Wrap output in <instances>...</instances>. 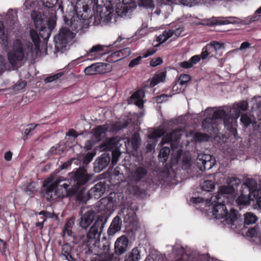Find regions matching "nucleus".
<instances>
[{"label":"nucleus","instance_id":"nucleus-1","mask_svg":"<svg viewBox=\"0 0 261 261\" xmlns=\"http://www.w3.org/2000/svg\"><path fill=\"white\" fill-rule=\"evenodd\" d=\"M91 10L88 5L81 0H78L75 6H71L66 14L64 16V20L66 25L69 26L72 30L77 32H82L84 28L92 23L95 25L102 17L97 13L92 15L90 14Z\"/></svg>","mask_w":261,"mask_h":261},{"label":"nucleus","instance_id":"nucleus-2","mask_svg":"<svg viewBox=\"0 0 261 261\" xmlns=\"http://www.w3.org/2000/svg\"><path fill=\"white\" fill-rule=\"evenodd\" d=\"M27 47L19 39H14L8 51V59L10 65L14 68L22 66L27 56Z\"/></svg>","mask_w":261,"mask_h":261},{"label":"nucleus","instance_id":"nucleus-3","mask_svg":"<svg viewBox=\"0 0 261 261\" xmlns=\"http://www.w3.org/2000/svg\"><path fill=\"white\" fill-rule=\"evenodd\" d=\"M257 219V217L254 213L247 212L244 214V220H242L239 212L231 209L226 223L232 229L239 230L246 225L255 223Z\"/></svg>","mask_w":261,"mask_h":261},{"label":"nucleus","instance_id":"nucleus-4","mask_svg":"<svg viewBox=\"0 0 261 261\" xmlns=\"http://www.w3.org/2000/svg\"><path fill=\"white\" fill-rule=\"evenodd\" d=\"M74 37V34L69 29L63 28L58 35L55 37L56 51L63 53L66 49L67 45Z\"/></svg>","mask_w":261,"mask_h":261},{"label":"nucleus","instance_id":"nucleus-5","mask_svg":"<svg viewBox=\"0 0 261 261\" xmlns=\"http://www.w3.org/2000/svg\"><path fill=\"white\" fill-rule=\"evenodd\" d=\"M206 202L208 206L212 207L214 217L216 219L224 218L225 224L228 225L226 219L229 217L230 212L228 213L225 204L229 202H220L218 199L213 201L212 200V197L210 199H206Z\"/></svg>","mask_w":261,"mask_h":261},{"label":"nucleus","instance_id":"nucleus-6","mask_svg":"<svg viewBox=\"0 0 261 261\" xmlns=\"http://www.w3.org/2000/svg\"><path fill=\"white\" fill-rule=\"evenodd\" d=\"M108 218L105 215L99 216L93 225L87 233L86 238L88 241L98 240L103 231Z\"/></svg>","mask_w":261,"mask_h":261},{"label":"nucleus","instance_id":"nucleus-7","mask_svg":"<svg viewBox=\"0 0 261 261\" xmlns=\"http://www.w3.org/2000/svg\"><path fill=\"white\" fill-rule=\"evenodd\" d=\"M65 178L62 176L54 178L50 177L45 180L43 183V187L46 188L45 195L48 200L55 199L57 196V188Z\"/></svg>","mask_w":261,"mask_h":261},{"label":"nucleus","instance_id":"nucleus-8","mask_svg":"<svg viewBox=\"0 0 261 261\" xmlns=\"http://www.w3.org/2000/svg\"><path fill=\"white\" fill-rule=\"evenodd\" d=\"M92 174H88L84 167H80L70 176L71 187H82L92 177Z\"/></svg>","mask_w":261,"mask_h":261},{"label":"nucleus","instance_id":"nucleus-9","mask_svg":"<svg viewBox=\"0 0 261 261\" xmlns=\"http://www.w3.org/2000/svg\"><path fill=\"white\" fill-rule=\"evenodd\" d=\"M79 214L81 216L79 220V224L82 229H87L94 220L95 212L88 208H82Z\"/></svg>","mask_w":261,"mask_h":261},{"label":"nucleus","instance_id":"nucleus-10","mask_svg":"<svg viewBox=\"0 0 261 261\" xmlns=\"http://www.w3.org/2000/svg\"><path fill=\"white\" fill-rule=\"evenodd\" d=\"M234 188L228 185L220 187L217 194L212 196V200H219L220 202H231L233 200L232 194L234 192Z\"/></svg>","mask_w":261,"mask_h":261},{"label":"nucleus","instance_id":"nucleus-11","mask_svg":"<svg viewBox=\"0 0 261 261\" xmlns=\"http://www.w3.org/2000/svg\"><path fill=\"white\" fill-rule=\"evenodd\" d=\"M62 186L65 189L67 196H75L76 200L80 202H83L86 200V193L85 188L83 187H71V188H68L69 185L66 183L63 184Z\"/></svg>","mask_w":261,"mask_h":261},{"label":"nucleus","instance_id":"nucleus-12","mask_svg":"<svg viewBox=\"0 0 261 261\" xmlns=\"http://www.w3.org/2000/svg\"><path fill=\"white\" fill-rule=\"evenodd\" d=\"M215 160L210 155L199 154L195 161V164L198 168L201 171L211 169L215 164Z\"/></svg>","mask_w":261,"mask_h":261},{"label":"nucleus","instance_id":"nucleus-13","mask_svg":"<svg viewBox=\"0 0 261 261\" xmlns=\"http://www.w3.org/2000/svg\"><path fill=\"white\" fill-rule=\"evenodd\" d=\"M181 136V129H175L164 136L162 138L161 144L163 145L166 143H170L171 148L172 149H176L178 146Z\"/></svg>","mask_w":261,"mask_h":261},{"label":"nucleus","instance_id":"nucleus-14","mask_svg":"<svg viewBox=\"0 0 261 261\" xmlns=\"http://www.w3.org/2000/svg\"><path fill=\"white\" fill-rule=\"evenodd\" d=\"M128 249V239L125 236H121L116 240L114 245V252L117 255H121Z\"/></svg>","mask_w":261,"mask_h":261},{"label":"nucleus","instance_id":"nucleus-15","mask_svg":"<svg viewBox=\"0 0 261 261\" xmlns=\"http://www.w3.org/2000/svg\"><path fill=\"white\" fill-rule=\"evenodd\" d=\"M241 189L244 192L249 193L253 197H257L259 194V191L257 190V184L256 180L253 178H247L241 186Z\"/></svg>","mask_w":261,"mask_h":261},{"label":"nucleus","instance_id":"nucleus-16","mask_svg":"<svg viewBox=\"0 0 261 261\" xmlns=\"http://www.w3.org/2000/svg\"><path fill=\"white\" fill-rule=\"evenodd\" d=\"M31 16L36 29L40 31H43L44 30L47 31L45 25L44 19L40 12L33 11Z\"/></svg>","mask_w":261,"mask_h":261},{"label":"nucleus","instance_id":"nucleus-17","mask_svg":"<svg viewBox=\"0 0 261 261\" xmlns=\"http://www.w3.org/2000/svg\"><path fill=\"white\" fill-rule=\"evenodd\" d=\"M111 157L109 154L103 153L99 157L95 163L94 167L97 169V171H100L109 165Z\"/></svg>","mask_w":261,"mask_h":261},{"label":"nucleus","instance_id":"nucleus-18","mask_svg":"<svg viewBox=\"0 0 261 261\" xmlns=\"http://www.w3.org/2000/svg\"><path fill=\"white\" fill-rule=\"evenodd\" d=\"M165 133V131L163 129H155L151 132L148 135V138L149 139L153 140V141L152 142L150 141V142L148 144L147 146V149L150 150L154 148L156 144V142L157 141L156 139L163 136Z\"/></svg>","mask_w":261,"mask_h":261},{"label":"nucleus","instance_id":"nucleus-19","mask_svg":"<svg viewBox=\"0 0 261 261\" xmlns=\"http://www.w3.org/2000/svg\"><path fill=\"white\" fill-rule=\"evenodd\" d=\"M121 219L119 216H116L108 230V234L109 236H113L116 232L120 230L121 228Z\"/></svg>","mask_w":261,"mask_h":261},{"label":"nucleus","instance_id":"nucleus-20","mask_svg":"<svg viewBox=\"0 0 261 261\" xmlns=\"http://www.w3.org/2000/svg\"><path fill=\"white\" fill-rule=\"evenodd\" d=\"M47 27H46L47 31L44 30L43 31H40V35L43 39H48L50 37V31L53 30L56 25V18L54 16H50L47 21Z\"/></svg>","mask_w":261,"mask_h":261},{"label":"nucleus","instance_id":"nucleus-21","mask_svg":"<svg viewBox=\"0 0 261 261\" xmlns=\"http://www.w3.org/2000/svg\"><path fill=\"white\" fill-rule=\"evenodd\" d=\"M129 123L127 120L119 121L115 122L106 123L108 126V131L116 132L126 127Z\"/></svg>","mask_w":261,"mask_h":261},{"label":"nucleus","instance_id":"nucleus-22","mask_svg":"<svg viewBox=\"0 0 261 261\" xmlns=\"http://www.w3.org/2000/svg\"><path fill=\"white\" fill-rule=\"evenodd\" d=\"M147 174V170L143 167H137L132 172V179L136 182L140 181Z\"/></svg>","mask_w":261,"mask_h":261},{"label":"nucleus","instance_id":"nucleus-23","mask_svg":"<svg viewBox=\"0 0 261 261\" xmlns=\"http://www.w3.org/2000/svg\"><path fill=\"white\" fill-rule=\"evenodd\" d=\"M202 126L204 131L211 134L215 132L217 124L214 119L211 117H208L203 120Z\"/></svg>","mask_w":261,"mask_h":261},{"label":"nucleus","instance_id":"nucleus-24","mask_svg":"<svg viewBox=\"0 0 261 261\" xmlns=\"http://www.w3.org/2000/svg\"><path fill=\"white\" fill-rule=\"evenodd\" d=\"M253 196L249 193L244 192L241 190V194L236 200V202L239 205H247L250 203V200H253Z\"/></svg>","mask_w":261,"mask_h":261},{"label":"nucleus","instance_id":"nucleus-25","mask_svg":"<svg viewBox=\"0 0 261 261\" xmlns=\"http://www.w3.org/2000/svg\"><path fill=\"white\" fill-rule=\"evenodd\" d=\"M173 251L176 255H180L175 261H189L190 256L185 253L183 247L179 245H176L173 247Z\"/></svg>","mask_w":261,"mask_h":261},{"label":"nucleus","instance_id":"nucleus-26","mask_svg":"<svg viewBox=\"0 0 261 261\" xmlns=\"http://www.w3.org/2000/svg\"><path fill=\"white\" fill-rule=\"evenodd\" d=\"M248 107V102L246 101H242L233 105V107L230 109V112L236 114V117H239L241 111H246Z\"/></svg>","mask_w":261,"mask_h":261},{"label":"nucleus","instance_id":"nucleus-27","mask_svg":"<svg viewBox=\"0 0 261 261\" xmlns=\"http://www.w3.org/2000/svg\"><path fill=\"white\" fill-rule=\"evenodd\" d=\"M230 116H226L224 118L223 123L227 129L230 130L231 129H234L237 125V119L239 117H236V114L231 113Z\"/></svg>","mask_w":261,"mask_h":261},{"label":"nucleus","instance_id":"nucleus-28","mask_svg":"<svg viewBox=\"0 0 261 261\" xmlns=\"http://www.w3.org/2000/svg\"><path fill=\"white\" fill-rule=\"evenodd\" d=\"M98 243V246L100 248L99 253L105 255L109 254L111 245L110 242L105 239L104 240H102L100 242L99 241Z\"/></svg>","mask_w":261,"mask_h":261},{"label":"nucleus","instance_id":"nucleus-29","mask_svg":"<svg viewBox=\"0 0 261 261\" xmlns=\"http://www.w3.org/2000/svg\"><path fill=\"white\" fill-rule=\"evenodd\" d=\"M96 65V71L97 74H103L111 71L112 67L109 64L104 63H97Z\"/></svg>","mask_w":261,"mask_h":261},{"label":"nucleus","instance_id":"nucleus-30","mask_svg":"<svg viewBox=\"0 0 261 261\" xmlns=\"http://www.w3.org/2000/svg\"><path fill=\"white\" fill-rule=\"evenodd\" d=\"M105 188L104 185L101 182L96 184L93 188L91 189V193H94V196L100 197L105 192Z\"/></svg>","mask_w":261,"mask_h":261},{"label":"nucleus","instance_id":"nucleus-31","mask_svg":"<svg viewBox=\"0 0 261 261\" xmlns=\"http://www.w3.org/2000/svg\"><path fill=\"white\" fill-rule=\"evenodd\" d=\"M140 257L139 250L137 248H134L131 252L125 256V261H138Z\"/></svg>","mask_w":261,"mask_h":261},{"label":"nucleus","instance_id":"nucleus-32","mask_svg":"<svg viewBox=\"0 0 261 261\" xmlns=\"http://www.w3.org/2000/svg\"><path fill=\"white\" fill-rule=\"evenodd\" d=\"M246 234L250 237H261V227L256 225L253 227L249 229L246 232Z\"/></svg>","mask_w":261,"mask_h":261},{"label":"nucleus","instance_id":"nucleus-33","mask_svg":"<svg viewBox=\"0 0 261 261\" xmlns=\"http://www.w3.org/2000/svg\"><path fill=\"white\" fill-rule=\"evenodd\" d=\"M170 150L168 147H163L160 150L159 154V158L160 161L162 162H165L168 158Z\"/></svg>","mask_w":261,"mask_h":261},{"label":"nucleus","instance_id":"nucleus-34","mask_svg":"<svg viewBox=\"0 0 261 261\" xmlns=\"http://www.w3.org/2000/svg\"><path fill=\"white\" fill-rule=\"evenodd\" d=\"M241 180L237 177H228L226 179V184L231 188H233L236 191L239 185L241 184Z\"/></svg>","mask_w":261,"mask_h":261},{"label":"nucleus","instance_id":"nucleus-35","mask_svg":"<svg viewBox=\"0 0 261 261\" xmlns=\"http://www.w3.org/2000/svg\"><path fill=\"white\" fill-rule=\"evenodd\" d=\"M30 36L35 46L36 50L40 49V38L37 32L35 30H32L30 31Z\"/></svg>","mask_w":261,"mask_h":261},{"label":"nucleus","instance_id":"nucleus-36","mask_svg":"<svg viewBox=\"0 0 261 261\" xmlns=\"http://www.w3.org/2000/svg\"><path fill=\"white\" fill-rule=\"evenodd\" d=\"M106 131H108V126L106 124L102 125H99L95 128L93 132L94 135L97 139H99L102 134Z\"/></svg>","mask_w":261,"mask_h":261},{"label":"nucleus","instance_id":"nucleus-37","mask_svg":"<svg viewBox=\"0 0 261 261\" xmlns=\"http://www.w3.org/2000/svg\"><path fill=\"white\" fill-rule=\"evenodd\" d=\"M141 143V139L139 134H134L131 138V144L133 149L137 150Z\"/></svg>","mask_w":261,"mask_h":261},{"label":"nucleus","instance_id":"nucleus-38","mask_svg":"<svg viewBox=\"0 0 261 261\" xmlns=\"http://www.w3.org/2000/svg\"><path fill=\"white\" fill-rule=\"evenodd\" d=\"M226 115V112L224 109H219L214 112L213 117L211 118L214 119L215 121L217 123V120H221L222 119H224Z\"/></svg>","mask_w":261,"mask_h":261},{"label":"nucleus","instance_id":"nucleus-39","mask_svg":"<svg viewBox=\"0 0 261 261\" xmlns=\"http://www.w3.org/2000/svg\"><path fill=\"white\" fill-rule=\"evenodd\" d=\"M173 34L172 31H169L168 32L164 31L162 35H160L157 38L158 42H160V44L166 42L168 38L172 37Z\"/></svg>","mask_w":261,"mask_h":261},{"label":"nucleus","instance_id":"nucleus-40","mask_svg":"<svg viewBox=\"0 0 261 261\" xmlns=\"http://www.w3.org/2000/svg\"><path fill=\"white\" fill-rule=\"evenodd\" d=\"M221 48V44L219 42L216 41H213L210 44L206 45V49L210 50L211 53L214 54V55L216 54L217 50Z\"/></svg>","mask_w":261,"mask_h":261},{"label":"nucleus","instance_id":"nucleus-41","mask_svg":"<svg viewBox=\"0 0 261 261\" xmlns=\"http://www.w3.org/2000/svg\"><path fill=\"white\" fill-rule=\"evenodd\" d=\"M201 187L202 190L206 192H210L212 190L214 189L215 186L212 181L210 180H204L201 184Z\"/></svg>","mask_w":261,"mask_h":261},{"label":"nucleus","instance_id":"nucleus-42","mask_svg":"<svg viewBox=\"0 0 261 261\" xmlns=\"http://www.w3.org/2000/svg\"><path fill=\"white\" fill-rule=\"evenodd\" d=\"M194 139L196 141L205 142L209 140L210 136L206 134L196 133L194 135Z\"/></svg>","mask_w":261,"mask_h":261},{"label":"nucleus","instance_id":"nucleus-43","mask_svg":"<svg viewBox=\"0 0 261 261\" xmlns=\"http://www.w3.org/2000/svg\"><path fill=\"white\" fill-rule=\"evenodd\" d=\"M166 77V72L163 71L155 75V76L153 77L152 81L151 83V84H152L153 83V85H156V84L163 82Z\"/></svg>","mask_w":261,"mask_h":261},{"label":"nucleus","instance_id":"nucleus-44","mask_svg":"<svg viewBox=\"0 0 261 261\" xmlns=\"http://www.w3.org/2000/svg\"><path fill=\"white\" fill-rule=\"evenodd\" d=\"M184 6L192 7L200 2V0H178Z\"/></svg>","mask_w":261,"mask_h":261},{"label":"nucleus","instance_id":"nucleus-45","mask_svg":"<svg viewBox=\"0 0 261 261\" xmlns=\"http://www.w3.org/2000/svg\"><path fill=\"white\" fill-rule=\"evenodd\" d=\"M96 65L95 64H93L87 67L85 70L84 72L86 75H94L97 74V71H96Z\"/></svg>","mask_w":261,"mask_h":261},{"label":"nucleus","instance_id":"nucleus-46","mask_svg":"<svg viewBox=\"0 0 261 261\" xmlns=\"http://www.w3.org/2000/svg\"><path fill=\"white\" fill-rule=\"evenodd\" d=\"M72 247L68 243H66L62 245L61 251L63 256L67 255V254L71 253L72 251Z\"/></svg>","mask_w":261,"mask_h":261},{"label":"nucleus","instance_id":"nucleus-47","mask_svg":"<svg viewBox=\"0 0 261 261\" xmlns=\"http://www.w3.org/2000/svg\"><path fill=\"white\" fill-rule=\"evenodd\" d=\"M112 163L111 164L113 166L116 165L118 161L119 156L120 155V152L117 149L113 150L112 152Z\"/></svg>","mask_w":261,"mask_h":261},{"label":"nucleus","instance_id":"nucleus-48","mask_svg":"<svg viewBox=\"0 0 261 261\" xmlns=\"http://www.w3.org/2000/svg\"><path fill=\"white\" fill-rule=\"evenodd\" d=\"M241 121L246 127H248L252 122L251 119L246 114L241 115Z\"/></svg>","mask_w":261,"mask_h":261},{"label":"nucleus","instance_id":"nucleus-49","mask_svg":"<svg viewBox=\"0 0 261 261\" xmlns=\"http://www.w3.org/2000/svg\"><path fill=\"white\" fill-rule=\"evenodd\" d=\"M58 0H43V5L47 8H51L57 3Z\"/></svg>","mask_w":261,"mask_h":261},{"label":"nucleus","instance_id":"nucleus-50","mask_svg":"<svg viewBox=\"0 0 261 261\" xmlns=\"http://www.w3.org/2000/svg\"><path fill=\"white\" fill-rule=\"evenodd\" d=\"M190 76L188 74H181L178 79V82L180 85H184L190 80Z\"/></svg>","mask_w":261,"mask_h":261},{"label":"nucleus","instance_id":"nucleus-51","mask_svg":"<svg viewBox=\"0 0 261 261\" xmlns=\"http://www.w3.org/2000/svg\"><path fill=\"white\" fill-rule=\"evenodd\" d=\"M62 75H63L62 73L60 72V73L55 74L54 75L49 76L45 79L44 82L46 83H48L53 82V81L57 80L61 76H62Z\"/></svg>","mask_w":261,"mask_h":261},{"label":"nucleus","instance_id":"nucleus-52","mask_svg":"<svg viewBox=\"0 0 261 261\" xmlns=\"http://www.w3.org/2000/svg\"><path fill=\"white\" fill-rule=\"evenodd\" d=\"M214 56V54L211 53L210 50L206 49V46L203 48L201 54V58L202 59H205L207 57H212Z\"/></svg>","mask_w":261,"mask_h":261},{"label":"nucleus","instance_id":"nucleus-53","mask_svg":"<svg viewBox=\"0 0 261 261\" xmlns=\"http://www.w3.org/2000/svg\"><path fill=\"white\" fill-rule=\"evenodd\" d=\"M144 93L143 90H139L132 95L130 99H141Z\"/></svg>","mask_w":261,"mask_h":261},{"label":"nucleus","instance_id":"nucleus-54","mask_svg":"<svg viewBox=\"0 0 261 261\" xmlns=\"http://www.w3.org/2000/svg\"><path fill=\"white\" fill-rule=\"evenodd\" d=\"M131 53V49L129 47H126L120 50L118 52V55L120 56V54H121L122 58H125L128 56Z\"/></svg>","mask_w":261,"mask_h":261},{"label":"nucleus","instance_id":"nucleus-55","mask_svg":"<svg viewBox=\"0 0 261 261\" xmlns=\"http://www.w3.org/2000/svg\"><path fill=\"white\" fill-rule=\"evenodd\" d=\"M27 86V82L25 81H21L16 84L14 86L15 90H20L23 89Z\"/></svg>","mask_w":261,"mask_h":261},{"label":"nucleus","instance_id":"nucleus-56","mask_svg":"<svg viewBox=\"0 0 261 261\" xmlns=\"http://www.w3.org/2000/svg\"><path fill=\"white\" fill-rule=\"evenodd\" d=\"M142 59V57L139 56V57H137L136 58L132 60L130 62V63L128 65V67L130 68H133V67H135V66L139 64Z\"/></svg>","mask_w":261,"mask_h":261},{"label":"nucleus","instance_id":"nucleus-57","mask_svg":"<svg viewBox=\"0 0 261 261\" xmlns=\"http://www.w3.org/2000/svg\"><path fill=\"white\" fill-rule=\"evenodd\" d=\"M162 62V59L159 57L155 59H152L150 62V65L151 66L155 67L161 64Z\"/></svg>","mask_w":261,"mask_h":261},{"label":"nucleus","instance_id":"nucleus-58","mask_svg":"<svg viewBox=\"0 0 261 261\" xmlns=\"http://www.w3.org/2000/svg\"><path fill=\"white\" fill-rule=\"evenodd\" d=\"M36 5L35 2L34 0H27L24 4V6L26 9H29L30 8H34Z\"/></svg>","mask_w":261,"mask_h":261},{"label":"nucleus","instance_id":"nucleus-59","mask_svg":"<svg viewBox=\"0 0 261 261\" xmlns=\"http://www.w3.org/2000/svg\"><path fill=\"white\" fill-rule=\"evenodd\" d=\"M141 4L146 7H152L153 6V0H140Z\"/></svg>","mask_w":261,"mask_h":261},{"label":"nucleus","instance_id":"nucleus-60","mask_svg":"<svg viewBox=\"0 0 261 261\" xmlns=\"http://www.w3.org/2000/svg\"><path fill=\"white\" fill-rule=\"evenodd\" d=\"M93 157V155L90 152L87 153L84 158L83 162L84 164H88L90 163Z\"/></svg>","mask_w":261,"mask_h":261},{"label":"nucleus","instance_id":"nucleus-61","mask_svg":"<svg viewBox=\"0 0 261 261\" xmlns=\"http://www.w3.org/2000/svg\"><path fill=\"white\" fill-rule=\"evenodd\" d=\"M35 191H37V188L35 182L31 183L27 186L26 188V191L30 192V193H33Z\"/></svg>","mask_w":261,"mask_h":261},{"label":"nucleus","instance_id":"nucleus-62","mask_svg":"<svg viewBox=\"0 0 261 261\" xmlns=\"http://www.w3.org/2000/svg\"><path fill=\"white\" fill-rule=\"evenodd\" d=\"M80 134H79L76 130L71 128L66 133V136L69 137H73L74 138H76Z\"/></svg>","mask_w":261,"mask_h":261},{"label":"nucleus","instance_id":"nucleus-63","mask_svg":"<svg viewBox=\"0 0 261 261\" xmlns=\"http://www.w3.org/2000/svg\"><path fill=\"white\" fill-rule=\"evenodd\" d=\"M167 95L166 94H163L160 96H157L155 97V100L158 103H162L163 101H165V98H166Z\"/></svg>","mask_w":261,"mask_h":261},{"label":"nucleus","instance_id":"nucleus-64","mask_svg":"<svg viewBox=\"0 0 261 261\" xmlns=\"http://www.w3.org/2000/svg\"><path fill=\"white\" fill-rule=\"evenodd\" d=\"M180 66L184 68H189L193 66L192 64L191 63L190 60L188 61H184L180 63Z\"/></svg>","mask_w":261,"mask_h":261}]
</instances>
